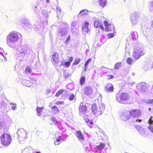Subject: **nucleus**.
<instances>
[{
  "label": "nucleus",
  "mask_w": 153,
  "mask_h": 153,
  "mask_svg": "<svg viewBox=\"0 0 153 153\" xmlns=\"http://www.w3.org/2000/svg\"><path fill=\"white\" fill-rule=\"evenodd\" d=\"M141 112L138 109H133L129 111L124 112L123 114L124 120L126 121L129 120L131 117H137L140 116Z\"/></svg>",
  "instance_id": "f257e3e1"
},
{
  "label": "nucleus",
  "mask_w": 153,
  "mask_h": 153,
  "mask_svg": "<svg viewBox=\"0 0 153 153\" xmlns=\"http://www.w3.org/2000/svg\"><path fill=\"white\" fill-rule=\"evenodd\" d=\"M131 96L129 93L127 92H123L119 94L116 97L117 101L120 103L126 104L129 101Z\"/></svg>",
  "instance_id": "f03ea898"
},
{
  "label": "nucleus",
  "mask_w": 153,
  "mask_h": 153,
  "mask_svg": "<svg viewBox=\"0 0 153 153\" xmlns=\"http://www.w3.org/2000/svg\"><path fill=\"white\" fill-rule=\"evenodd\" d=\"M19 34V33L14 31L10 32L7 38V42L8 45L12 47L11 43H14L18 40Z\"/></svg>",
  "instance_id": "7ed1b4c3"
},
{
  "label": "nucleus",
  "mask_w": 153,
  "mask_h": 153,
  "mask_svg": "<svg viewBox=\"0 0 153 153\" xmlns=\"http://www.w3.org/2000/svg\"><path fill=\"white\" fill-rule=\"evenodd\" d=\"M1 142L2 145L5 146L10 145L12 141V137L10 135L7 133H4L0 137Z\"/></svg>",
  "instance_id": "20e7f679"
},
{
  "label": "nucleus",
  "mask_w": 153,
  "mask_h": 153,
  "mask_svg": "<svg viewBox=\"0 0 153 153\" xmlns=\"http://www.w3.org/2000/svg\"><path fill=\"white\" fill-rule=\"evenodd\" d=\"M144 52L143 48L140 46H137L134 48L133 54V57L135 60L138 59L140 56L144 55Z\"/></svg>",
  "instance_id": "39448f33"
},
{
  "label": "nucleus",
  "mask_w": 153,
  "mask_h": 153,
  "mask_svg": "<svg viewBox=\"0 0 153 153\" xmlns=\"http://www.w3.org/2000/svg\"><path fill=\"white\" fill-rule=\"evenodd\" d=\"M149 85L147 84L144 82H141L139 83L137 86V89L140 91H145L149 88Z\"/></svg>",
  "instance_id": "423d86ee"
},
{
  "label": "nucleus",
  "mask_w": 153,
  "mask_h": 153,
  "mask_svg": "<svg viewBox=\"0 0 153 153\" xmlns=\"http://www.w3.org/2000/svg\"><path fill=\"white\" fill-rule=\"evenodd\" d=\"M52 62L56 64H58L59 62V54L57 52L54 53L52 56Z\"/></svg>",
  "instance_id": "0eeeda50"
},
{
  "label": "nucleus",
  "mask_w": 153,
  "mask_h": 153,
  "mask_svg": "<svg viewBox=\"0 0 153 153\" xmlns=\"http://www.w3.org/2000/svg\"><path fill=\"white\" fill-rule=\"evenodd\" d=\"M105 90L107 93L113 92L114 90V85L111 83H108L105 87Z\"/></svg>",
  "instance_id": "6e6552de"
},
{
  "label": "nucleus",
  "mask_w": 153,
  "mask_h": 153,
  "mask_svg": "<svg viewBox=\"0 0 153 153\" xmlns=\"http://www.w3.org/2000/svg\"><path fill=\"white\" fill-rule=\"evenodd\" d=\"M75 135L79 141H82L85 140V137L83 134L80 131H76Z\"/></svg>",
  "instance_id": "1a4fd4ad"
},
{
  "label": "nucleus",
  "mask_w": 153,
  "mask_h": 153,
  "mask_svg": "<svg viewBox=\"0 0 153 153\" xmlns=\"http://www.w3.org/2000/svg\"><path fill=\"white\" fill-rule=\"evenodd\" d=\"M91 110L92 112L95 114L99 115L101 114L100 111L97 108V105L95 103H94L92 105Z\"/></svg>",
  "instance_id": "9d476101"
},
{
  "label": "nucleus",
  "mask_w": 153,
  "mask_h": 153,
  "mask_svg": "<svg viewBox=\"0 0 153 153\" xmlns=\"http://www.w3.org/2000/svg\"><path fill=\"white\" fill-rule=\"evenodd\" d=\"M34 80L32 79L31 80H24L22 81V84L27 87H30L33 83Z\"/></svg>",
  "instance_id": "9b49d317"
},
{
  "label": "nucleus",
  "mask_w": 153,
  "mask_h": 153,
  "mask_svg": "<svg viewBox=\"0 0 153 153\" xmlns=\"http://www.w3.org/2000/svg\"><path fill=\"white\" fill-rule=\"evenodd\" d=\"M92 92V88L90 87H86L84 89V94L86 95L91 94Z\"/></svg>",
  "instance_id": "f8f14e48"
},
{
  "label": "nucleus",
  "mask_w": 153,
  "mask_h": 153,
  "mask_svg": "<svg viewBox=\"0 0 153 153\" xmlns=\"http://www.w3.org/2000/svg\"><path fill=\"white\" fill-rule=\"evenodd\" d=\"M79 110L82 113H85L87 110L86 105L83 103H81L79 107Z\"/></svg>",
  "instance_id": "ddd939ff"
},
{
  "label": "nucleus",
  "mask_w": 153,
  "mask_h": 153,
  "mask_svg": "<svg viewBox=\"0 0 153 153\" xmlns=\"http://www.w3.org/2000/svg\"><path fill=\"white\" fill-rule=\"evenodd\" d=\"M135 128L138 130L139 132L141 134H144L145 133V131L143 128L138 126H136Z\"/></svg>",
  "instance_id": "4468645a"
},
{
  "label": "nucleus",
  "mask_w": 153,
  "mask_h": 153,
  "mask_svg": "<svg viewBox=\"0 0 153 153\" xmlns=\"http://www.w3.org/2000/svg\"><path fill=\"white\" fill-rule=\"evenodd\" d=\"M73 60V58L72 57H70L69 60L68 62H65L64 63V65L65 67H68L70 65L71 63Z\"/></svg>",
  "instance_id": "2eb2a0df"
},
{
  "label": "nucleus",
  "mask_w": 153,
  "mask_h": 153,
  "mask_svg": "<svg viewBox=\"0 0 153 153\" xmlns=\"http://www.w3.org/2000/svg\"><path fill=\"white\" fill-rule=\"evenodd\" d=\"M94 25L95 28H100V29H103V27L101 25L100 23L98 21H95L94 22Z\"/></svg>",
  "instance_id": "dca6fc26"
},
{
  "label": "nucleus",
  "mask_w": 153,
  "mask_h": 153,
  "mask_svg": "<svg viewBox=\"0 0 153 153\" xmlns=\"http://www.w3.org/2000/svg\"><path fill=\"white\" fill-rule=\"evenodd\" d=\"M98 2L100 6L103 7L105 6L106 2V0H98Z\"/></svg>",
  "instance_id": "f3484780"
},
{
  "label": "nucleus",
  "mask_w": 153,
  "mask_h": 153,
  "mask_svg": "<svg viewBox=\"0 0 153 153\" xmlns=\"http://www.w3.org/2000/svg\"><path fill=\"white\" fill-rule=\"evenodd\" d=\"M17 134L18 135L20 136H22L24 135L25 134V131L23 129H18Z\"/></svg>",
  "instance_id": "a211bd4d"
},
{
  "label": "nucleus",
  "mask_w": 153,
  "mask_h": 153,
  "mask_svg": "<svg viewBox=\"0 0 153 153\" xmlns=\"http://www.w3.org/2000/svg\"><path fill=\"white\" fill-rule=\"evenodd\" d=\"M51 109L55 114H57L59 112V110L58 108L55 105H53L51 107Z\"/></svg>",
  "instance_id": "6ab92c4d"
},
{
  "label": "nucleus",
  "mask_w": 153,
  "mask_h": 153,
  "mask_svg": "<svg viewBox=\"0 0 153 153\" xmlns=\"http://www.w3.org/2000/svg\"><path fill=\"white\" fill-rule=\"evenodd\" d=\"M44 108L43 107L39 108L37 107L36 108V111L37 112V115L38 116H41V114L42 112V110Z\"/></svg>",
  "instance_id": "aec40b11"
},
{
  "label": "nucleus",
  "mask_w": 153,
  "mask_h": 153,
  "mask_svg": "<svg viewBox=\"0 0 153 153\" xmlns=\"http://www.w3.org/2000/svg\"><path fill=\"white\" fill-rule=\"evenodd\" d=\"M138 18L137 16L135 15H132L131 16V22L135 24L136 23Z\"/></svg>",
  "instance_id": "412c9836"
},
{
  "label": "nucleus",
  "mask_w": 153,
  "mask_h": 153,
  "mask_svg": "<svg viewBox=\"0 0 153 153\" xmlns=\"http://www.w3.org/2000/svg\"><path fill=\"white\" fill-rule=\"evenodd\" d=\"M25 72L27 74H30L31 72V68L28 65H27L25 70Z\"/></svg>",
  "instance_id": "4be33fe9"
},
{
  "label": "nucleus",
  "mask_w": 153,
  "mask_h": 153,
  "mask_svg": "<svg viewBox=\"0 0 153 153\" xmlns=\"http://www.w3.org/2000/svg\"><path fill=\"white\" fill-rule=\"evenodd\" d=\"M62 140V137L61 136H59L56 139V141L54 142L55 145H59L60 143V141Z\"/></svg>",
  "instance_id": "5701e85b"
},
{
  "label": "nucleus",
  "mask_w": 153,
  "mask_h": 153,
  "mask_svg": "<svg viewBox=\"0 0 153 153\" xmlns=\"http://www.w3.org/2000/svg\"><path fill=\"white\" fill-rule=\"evenodd\" d=\"M104 24L105 27V29H109V28H111V26L112 25L111 24H109L107 21H104Z\"/></svg>",
  "instance_id": "b1692460"
},
{
  "label": "nucleus",
  "mask_w": 153,
  "mask_h": 153,
  "mask_svg": "<svg viewBox=\"0 0 153 153\" xmlns=\"http://www.w3.org/2000/svg\"><path fill=\"white\" fill-rule=\"evenodd\" d=\"M85 81V78L84 76H82L80 79L79 83L81 85L84 84Z\"/></svg>",
  "instance_id": "393cba45"
},
{
  "label": "nucleus",
  "mask_w": 153,
  "mask_h": 153,
  "mask_svg": "<svg viewBox=\"0 0 153 153\" xmlns=\"http://www.w3.org/2000/svg\"><path fill=\"white\" fill-rule=\"evenodd\" d=\"M81 60L80 58L75 59L72 64V65H75L78 64L81 61Z\"/></svg>",
  "instance_id": "a878e982"
},
{
  "label": "nucleus",
  "mask_w": 153,
  "mask_h": 153,
  "mask_svg": "<svg viewBox=\"0 0 153 153\" xmlns=\"http://www.w3.org/2000/svg\"><path fill=\"white\" fill-rule=\"evenodd\" d=\"M89 24L88 22H85L82 25V29H88L89 27Z\"/></svg>",
  "instance_id": "bb28decb"
},
{
  "label": "nucleus",
  "mask_w": 153,
  "mask_h": 153,
  "mask_svg": "<svg viewBox=\"0 0 153 153\" xmlns=\"http://www.w3.org/2000/svg\"><path fill=\"white\" fill-rule=\"evenodd\" d=\"M121 66V62H118L115 65L114 68L116 69H118L120 68Z\"/></svg>",
  "instance_id": "cd10ccee"
},
{
  "label": "nucleus",
  "mask_w": 153,
  "mask_h": 153,
  "mask_svg": "<svg viewBox=\"0 0 153 153\" xmlns=\"http://www.w3.org/2000/svg\"><path fill=\"white\" fill-rule=\"evenodd\" d=\"M127 63L130 65L132 64L134 62L133 60L130 57L128 58L126 60Z\"/></svg>",
  "instance_id": "c85d7f7f"
},
{
  "label": "nucleus",
  "mask_w": 153,
  "mask_h": 153,
  "mask_svg": "<svg viewBox=\"0 0 153 153\" xmlns=\"http://www.w3.org/2000/svg\"><path fill=\"white\" fill-rule=\"evenodd\" d=\"M51 125H56L57 123V121L55 118L53 117L51 119Z\"/></svg>",
  "instance_id": "c756f323"
},
{
  "label": "nucleus",
  "mask_w": 153,
  "mask_h": 153,
  "mask_svg": "<svg viewBox=\"0 0 153 153\" xmlns=\"http://www.w3.org/2000/svg\"><path fill=\"white\" fill-rule=\"evenodd\" d=\"M105 144H104L103 143H101L99 145L97 146L96 147L98 149L102 150L104 149L105 148Z\"/></svg>",
  "instance_id": "7c9ffc66"
},
{
  "label": "nucleus",
  "mask_w": 153,
  "mask_h": 153,
  "mask_svg": "<svg viewBox=\"0 0 153 153\" xmlns=\"http://www.w3.org/2000/svg\"><path fill=\"white\" fill-rule=\"evenodd\" d=\"M64 91V90L63 89L59 90L55 94V96L57 97H58Z\"/></svg>",
  "instance_id": "2f4dec72"
},
{
  "label": "nucleus",
  "mask_w": 153,
  "mask_h": 153,
  "mask_svg": "<svg viewBox=\"0 0 153 153\" xmlns=\"http://www.w3.org/2000/svg\"><path fill=\"white\" fill-rule=\"evenodd\" d=\"M79 14L81 16H83L87 14V12L86 10H83L80 12Z\"/></svg>",
  "instance_id": "473e14b6"
},
{
  "label": "nucleus",
  "mask_w": 153,
  "mask_h": 153,
  "mask_svg": "<svg viewBox=\"0 0 153 153\" xmlns=\"http://www.w3.org/2000/svg\"><path fill=\"white\" fill-rule=\"evenodd\" d=\"M91 58H89L88 59L86 62H85V65L84 66L85 67V69L86 70L87 69V66L88 64L91 62Z\"/></svg>",
  "instance_id": "72a5a7b5"
},
{
  "label": "nucleus",
  "mask_w": 153,
  "mask_h": 153,
  "mask_svg": "<svg viewBox=\"0 0 153 153\" xmlns=\"http://www.w3.org/2000/svg\"><path fill=\"white\" fill-rule=\"evenodd\" d=\"M85 122L87 123V124L89 126L92 125L93 124V122L91 120H89L88 119H85Z\"/></svg>",
  "instance_id": "f704fd0d"
},
{
  "label": "nucleus",
  "mask_w": 153,
  "mask_h": 153,
  "mask_svg": "<svg viewBox=\"0 0 153 153\" xmlns=\"http://www.w3.org/2000/svg\"><path fill=\"white\" fill-rule=\"evenodd\" d=\"M107 36L108 39H110L113 38L114 36V33H110L107 34Z\"/></svg>",
  "instance_id": "c9c22d12"
},
{
  "label": "nucleus",
  "mask_w": 153,
  "mask_h": 153,
  "mask_svg": "<svg viewBox=\"0 0 153 153\" xmlns=\"http://www.w3.org/2000/svg\"><path fill=\"white\" fill-rule=\"evenodd\" d=\"M74 95L73 94H70L69 95V100L70 101H72L74 100Z\"/></svg>",
  "instance_id": "e433bc0d"
},
{
  "label": "nucleus",
  "mask_w": 153,
  "mask_h": 153,
  "mask_svg": "<svg viewBox=\"0 0 153 153\" xmlns=\"http://www.w3.org/2000/svg\"><path fill=\"white\" fill-rule=\"evenodd\" d=\"M22 51H19V54H23V55H25L27 51L26 50H24L22 49Z\"/></svg>",
  "instance_id": "4c0bfd02"
},
{
  "label": "nucleus",
  "mask_w": 153,
  "mask_h": 153,
  "mask_svg": "<svg viewBox=\"0 0 153 153\" xmlns=\"http://www.w3.org/2000/svg\"><path fill=\"white\" fill-rule=\"evenodd\" d=\"M148 128L152 133H153V126L149 125L148 126Z\"/></svg>",
  "instance_id": "58836bf2"
},
{
  "label": "nucleus",
  "mask_w": 153,
  "mask_h": 153,
  "mask_svg": "<svg viewBox=\"0 0 153 153\" xmlns=\"http://www.w3.org/2000/svg\"><path fill=\"white\" fill-rule=\"evenodd\" d=\"M64 103L63 101H58L56 102V105H61Z\"/></svg>",
  "instance_id": "ea45409f"
},
{
  "label": "nucleus",
  "mask_w": 153,
  "mask_h": 153,
  "mask_svg": "<svg viewBox=\"0 0 153 153\" xmlns=\"http://www.w3.org/2000/svg\"><path fill=\"white\" fill-rule=\"evenodd\" d=\"M147 103L149 104H153V99L148 100Z\"/></svg>",
  "instance_id": "a19ab883"
},
{
  "label": "nucleus",
  "mask_w": 153,
  "mask_h": 153,
  "mask_svg": "<svg viewBox=\"0 0 153 153\" xmlns=\"http://www.w3.org/2000/svg\"><path fill=\"white\" fill-rule=\"evenodd\" d=\"M108 76V79H110L113 78V76L111 75H106Z\"/></svg>",
  "instance_id": "79ce46f5"
},
{
  "label": "nucleus",
  "mask_w": 153,
  "mask_h": 153,
  "mask_svg": "<svg viewBox=\"0 0 153 153\" xmlns=\"http://www.w3.org/2000/svg\"><path fill=\"white\" fill-rule=\"evenodd\" d=\"M148 123L150 124H153V120H152L151 118H150L148 120Z\"/></svg>",
  "instance_id": "37998d69"
},
{
  "label": "nucleus",
  "mask_w": 153,
  "mask_h": 153,
  "mask_svg": "<svg viewBox=\"0 0 153 153\" xmlns=\"http://www.w3.org/2000/svg\"><path fill=\"white\" fill-rule=\"evenodd\" d=\"M11 108L12 110H14L16 109V106L14 105H13L11 106Z\"/></svg>",
  "instance_id": "c03bdc74"
},
{
  "label": "nucleus",
  "mask_w": 153,
  "mask_h": 153,
  "mask_svg": "<svg viewBox=\"0 0 153 153\" xmlns=\"http://www.w3.org/2000/svg\"><path fill=\"white\" fill-rule=\"evenodd\" d=\"M70 36H69L68 37V38L66 40H65L66 42H67L68 41V40L70 38Z\"/></svg>",
  "instance_id": "a18cd8bd"
},
{
  "label": "nucleus",
  "mask_w": 153,
  "mask_h": 153,
  "mask_svg": "<svg viewBox=\"0 0 153 153\" xmlns=\"http://www.w3.org/2000/svg\"><path fill=\"white\" fill-rule=\"evenodd\" d=\"M136 121L138 122H140L141 121V120H136Z\"/></svg>",
  "instance_id": "49530a36"
},
{
  "label": "nucleus",
  "mask_w": 153,
  "mask_h": 153,
  "mask_svg": "<svg viewBox=\"0 0 153 153\" xmlns=\"http://www.w3.org/2000/svg\"><path fill=\"white\" fill-rule=\"evenodd\" d=\"M151 25L153 26V20L152 22Z\"/></svg>",
  "instance_id": "de8ad7c7"
},
{
  "label": "nucleus",
  "mask_w": 153,
  "mask_h": 153,
  "mask_svg": "<svg viewBox=\"0 0 153 153\" xmlns=\"http://www.w3.org/2000/svg\"><path fill=\"white\" fill-rule=\"evenodd\" d=\"M46 1L47 2H49V0H46Z\"/></svg>",
  "instance_id": "09e8293b"
},
{
  "label": "nucleus",
  "mask_w": 153,
  "mask_h": 153,
  "mask_svg": "<svg viewBox=\"0 0 153 153\" xmlns=\"http://www.w3.org/2000/svg\"><path fill=\"white\" fill-rule=\"evenodd\" d=\"M36 153H40V152H36Z\"/></svg>",
  "instance_id": "8fccbe9b"
},
{
  "label": "nucleus",
  "mask_w": 153,
  "mask_h": 153,
  "mask_svg": "<svg viewBox=\"0 0 153 153\" xmlns=\"http://www.w3.org/2000/svg\"><path fill=\"white\" fill-rule=\"evenodd\" d=\"M1 47H0V50H1Z\"/></svg>",
  "instance_id": "3c124183"
},
{
  "label": "nucleus",
  "mask_w": 153,
  "mask_h": 153,
  "mask_svg": "<svg viewBox=\"0 0 153 153\" xmlns=\"http://www.w3.org/2000/svg\"><path fill=\"white\" fill-rule=\"evenodd\" d=\"M111 70H113V69H111Z\"/></svg>",
  "instance_id": "603ef678"
},
{
  "label": "nucleus",
  "mask_w": 153,
  "mask_h": 153,
  "mask_svg": "<svg viewBox=\"0 0 153 153\" xmlns=\"http://www.w3.org/2000/svg\"><path fill=\"white\" fill-rule=\"evenodd\" d=\"M1 126V128H2V126Z\"/></svg>",
  "instance_id": "864d4df0"
},
{
  "label": "nucleus",
  "mask_w": 153,
  "mask_h": 153,
  "mask_svg": "<svg viewBox=\"0 0 153 153\" xmlns=\"http://www.w3.org/2000/svg\"><path fill=\"white\" fill-rule=\"evenodd\" d=\"M1 128V127H0V128Z\"/></svg>",
  "instance_id": "5fc2aeb1"
}]
</instances>
